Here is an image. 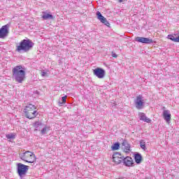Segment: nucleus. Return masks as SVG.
<instances>
[{"label":"nucleus","mask_w":179,"mask_h":179,"mask_svg":"<svg viewBox=\"0 0 179 179\" xmlns=\"http://www.w3.org/2000/svg\"><path fill=\"white\" fill-rule=\"evenodd\" d=\"M13 76L18 83H22L26 78V71L22 66H16L13 69Z\"/></svg>","instance_id":"1"},{"label":"nucleus","mask_w":179,"mask_h":179,"mask_svg":"<svg viewBox=\"0 0 179 179\" xmlns=\"http://www.w3.org/2000/svg\"><path fill=\"white\" fill-rule=\"evenodd\" d=\"M34 43L30 41V39H23L20 45L17 46L16 51L20 52V51H24V52H29L30 50L33 48Z\"/></svg>","instance_id":"2"},{"label":"nucleus","mask_w":179,"mask_h":179,"mask_svg":"<svg viewBox=\"0 0 179 179\" xmlns=\"http://www.w3.org/2000/svg\"><path fill=\"white\" fill-rule=\"evenodd\" d=\"M36 106L29 103L24 108V113L27 117V118H29V120H32V118H36L38 115V113L36 110Z\"/></svg>","instance_id":"3"},{"label":"nucleus","mask_w":179,"mask_h":179,"mask_svg":"<svg viewBox=\"0 0 179 179\" xmlns=\"http://www.w3.org/2000/svg\"><path fill=\"white\" fill-rule=\"evenodd\" d=\"M20 158L25 163H36L37 157L34 153L31 151H25L24 152L20 154Z\"/></svg>","instance_id":"4"},{"label":"nucleus","mask_w":179,"mask_h":179,"mask_svg":"<svg viewBox=\"0 0 179 179\" xmlns=\"http://www.w3.org/2000/svg\"><path fill=\"white\" fill-rule=\"evenodd\" d=\"M17 171L20 178H23L27 174V171H29V166L18 163L17 164Z\"/></svg>","instance_id":"5"},{"label":"nucleus","mask_w":179,"mask_h":179,"mask_svg":"<svg viewBox=\"0 0 179 179\" xmlns=\"http://www.w3.org/2000/svg\"><path fill=\"white\" fill-rule=\"evenodd\" d=\"M34 127L35 128V131H41V135H45L48 131H50V127L45 126L43 127V123L41 122H36L34 123Z\"/></svg>","instance_id":"6"},{"label":"nucleus","mask_w":179,"mask_h":179,"mask_svg":"<svg viewBox=\"0 0 179 179\" xmlns=\"http://www.w3.org/2000/svg\"><path fill=\"white\" fill-rule=\"evenodd\" d=\"M93 73L99 79H103L106 76V70L101 68H96L93 70Z\"/></svg>","instance_id":"7"},{"label":"nucleus","mask_w":179,"mask_h":179,"mask_svg":"<svg viewBox=\"0 0 179 179\" xmlns=\"http://www.w3.org/2000/svg\"><path fill=\"white\" fill-rule=\"evenodd\" d=\"M112 159L116 164H121L124 160V157L120 152H115L113 155Z\"/></svg>","instance_id":"8"},{"label":"nucleus","mask_w":179,"mask_h":179,"mask_svg":"<svg viewBox=\"0 0 179 179\" xmlns=\"http://www.w3.org/2000/svg\"><path fill=\"white\" fill-rule=\"evenodd\" d=\"M9 34V24H6L0 29V38H5Z\"/></svg>","instance_id":"9"},{"label":"nucleus","mask_w":179,"mask_h":179,"mask_svg":"<svg viewBox=\"0 0 179 179\" xmlns=\"http://www.w3.org/2000/svg\"><path fill=\"white\" fill-rule=\"evenodd\" d=\"M136 41L141 43L142 44H152L153 43V39L145 37L138 36L136 38Z\"/></svg>","instance_id":"10"},{"label":"nucleus","mask_w":179,"mask_h":179,"mask_svg":"<svg viewBox=\"0 0 179 179\" xmlns=\"http://www.w3.org/2000/svg\"><path fill=\"white\" fill-rule=\"evenodd\" d=\"M135 104L137 110H142V108H143L145 103L143 102V101H142V95H138L136 97Z\"/></svg>","instance_id":"11"},{"label":"nucleus","mask_w":179,"mask_h":179,"mask_svg":"<svg viewBox=\"0 0 179 179\" xmlns=\"http://www.w3.org/2000/svg\"><path fill=\"white\" fill-rule=\"evenodd\" d=\"M96 16L99 20H100L101 23H103V24H105V26H107L108 27V26H110V22H108V21H107V19L104 17L103 15H101V13H100V11L96 12Z\"/></svg>","instance_id":"12"},{"label":"nucleus","mask_w":179,"mask_h":179,"mask_svg":"<svg viewBox=\"0 0 179 179\" xmlns=\"http://www.w3.org/2000/svg\"><path fill=\"white\" fill-rule=\"evenodd\" d=\"M122 163L126 165L127 167H131V166H134V160H132V157H123Z\"/></svg>","instance_id":"13"},{"label":"nucleus","mask_w":179,"mask_h":179,"mask_svg":"<svg viewBox=\"0 0 179 179\" xmlns=\"http://www.w3.org/2000/svg\"><path fill=\"white\" fill-rule=\"evenodd\" d=\"M163 117L164 120L168 123L170 124V121H171V114L170 113V110H165L163 111Z\"/></svg>","instance_id":"14"},{"label":"nucleus","mask_w":179,"mask_h":179,"mask_svg":"<svg viewBox=\"0 0 179 179\" xmlns=\"http://www.w3.org/2000/svg\"><path fill=\"white\" fill-rule=\"evenodd\" d=\"M138 117L140 121H143L144 122H147L148 124H150V122H152V120L148 118V117H146V115L143 113H139Z\"/></svg>","instance_id":"15"},{"label":"nucleus","mask_w":179,"mask_h":179,"mask_svg":"<svg viewBox=\"0 0 179 179\" xmlns=\"http://www.w3.org/2000/svg\"><path fill=\"white\" fill-rule=\"evenodd\" d=\"M122 146H124V150L126 153L131 152V145L127 142V141H124L122 143Z\"/></svg>","instance_id":"16"},{"label":"nucleus","mask_w":179,"mask_h":179,"mask_svg":"<svg viewBox=\"0 0 179 179\" xmlns=\"http://www.w3.org/2000/svg\"><path fill=\"white\" fill-rule=\"evenodd\" d=\"M42 18L43 20H52L54 19V16L52 14L47 13L45 12H43Z\"/></svg>","instance_id":"17"},{"label":"nucleus","mask_w":179,"mask_h":179,"mask_svg":"<svg viewBox=\"0 0 179 179\" xmlns=\"http://www.w3.org/2000/svg\"><path fill=\"white\" fill-rule=\"evenodd\" d=\"M134 160L136 164H141L142 162V155L140 153H136L134 155Z\"/></svg>","instance_id":"18"},{"label":"nucleus","mask_w":179,"mask_h":179,"mask_svg":"<svg viewBox=\"0 0 179 179\" xmlns=\"http://www.w3.org/2000/svg\"><path fill=\"white\" fill-rule=\"evenodd\" d=\"M112 150H118L120 149V143H115L112 147H111Z\"/></svg>","instance_id":"19"},{"label":"nucleus","mask_w":179,"mask_h":179,"mask_svg":"<svg viewBox=\"0 0 179 179\" xmlns=\"http://www.w3.org/2000/svg\"><path fill=\"white\" fill-rule=\"evenodd\" d=\"M140 147L141 148V149H143V150H146V143L141 140L140 141Z\"/></svg>","instance_id":"20"},{"label":"nucleus","mask_w":179,"mask_h":179,"mask_svg":"<svg viewBox=\"0 0 179 179\" xmlns=\"http://www.w3.org/2000/svg\"><path fill=\"white\" fill-rule=\"evenodd\" d=\"M6 138H7V139H15V138H16V136L15 134H10L6 135Z\"/></svg>","instance_id":"21"},{"label":"nucleus","mask_w":179,"mask_h":179,"mask_svg":"<svg viewBox=\"0 0 179 179\" xmlns=\"http://www.w3.org/2000/svg\"><path fill=\"white\" fill-rule=\"evenodd\" d=\"M62 103H60V104H65L66 103V96L62 97Z\"/></svg>","instance_id":"22"},{"label":"nucleus","mask_w":179,"mask_h":179,"mask_svg":"<svg viewBox=\"0 0 179 179\" xmlns=\"http://www.w3.org/2000/svg\"><path fill=\"white\" fill-rule=\"evenodd\" d=\"M47 75V73L45 71H42L41 76H45Z\"/></svg>","instance_id":"23"},{"label":"nucleus","mask_w":179,"mask_h":179,"mask_svg":"<svg viewBox=\"0 0 179 179\" xmlns=\"http://www.w3.org/2000/svg\"><path fill=\"white\" fill-rule=\"evenodd\" d=\"M112 57H113V58H117V54L113 52L112 53Z\"/></svg>","instance_id":"24"},{"label":"nucleus","mask_w":179,"mask_h":179,"mask_svg":"<svg viewBox=\"0 0 179 179\" xmlns=\"http://www.w3.org/2000/svg\"><path fill=\"white\" fill-rule=\"evenodd\" d=\"M119 2L121 3V2H122V0H118Z\"/></svg>","instance_id":"25"}]
</instances>
